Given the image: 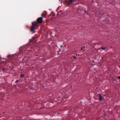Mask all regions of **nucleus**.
<instances>
[{
  "label": "nucleus",
  "mask_w": 120,
  "mask_h": 120,
  "mask_svg": "<svg viewBox=\"0 0 120 120\" xmlns=\"http://www.w3.org/2000/svg\"><path fill=\"white\" fill-rule=\"evenodd\" d=\"M43 20V18L42 17H40L37 19L36 21H35L32 22V25L30 28V31L34 33V30L38 27L39 24L42 22Z\"/></svg>",
  "instance_id": "nucleus-1"
},
{
  "label": "nucleus",
  "mask_w": 120,
  "mask_h": 120,
  "mask_svg": "<svg viewBox=\"0 0 120 120\" xmlns=\"http://www.w3.org/2000/svg\"><path fill=\"white\" fill-rule=\"evenodd\" d=\"M75 0H66L65 2L68 5H70Z\"/></svg>",
  "instance_id": "nucleus-2"
},
{
  "label": "nucleus",
  "mask_w": 120,
  "mask_h": 120,
  "mask_svg": "<svg viewBox=\"0 0 120 120\" xmlns=\"http://www.w3.org/2000/svg\"><path fill=\"white\" fill-rule=\"evenodd\" d=\"M27 46H26L24 47L23 48H21L19 49V51H21V52H23L24 51H25L26 49H27Z\"/></svg>",
  "instance_id": "nucleus-3"
},
{
  "label": "nucleus",
  "mask_w": 120,
  "mask_h": 120,
  "mask_svg": "<svg viewBox=\"0 0 120 120\" xmlns=\"http://www.w3.org/2000/svg\"><path fill=\"white\" fill-rule=\"evenodd\" d=\"M8 59L10 60V61H11L12 62H13L12 61V60H14V58H13V56H12L11 55H9L8 56Z\"/></svg>",
  "instance_id": "nucleus-4"
},
{
  "label": "nucleus",
  "mask_w": 120,
  "mask_h": 120,
  "mask_svg": "<svg viewBox=\"0 0 120 120\" xmlns=\"http://www.w3.org/2000/svg\"><path fill=\"white\" fill-rule=\"evenodd\" d=\"M98 97L99 98V101H101L103 99V98L102 97L101 95L100 94H98Z\"/></svg>",
  "instance_id": "nucleus-5"
},
{
  "label": "nucleus",
  "mask_w": 120,
  "mask_h": 120,
  "mask_svg": "<svg viewBox=\"0 0 120 120\" xmlns=\"http://www.w3.org/2000/svg\"><path fill=\"white\" fill-rule=\"evenodd\" d=\"M85 47H82L81 49V51H82V50H83V51H84V48Z\"/></svg>",
  "instance_id": "nucleus-6"
},
{
  "label": "nucleus",
  "mask_w": 120,
  "mask_h": 120,
  "mask_svg": "<svg viewBox=\"0 0 120 120\" xmlns=\"http://www.w3.org/2000/svg\"><path fill=\"white\" fill-rule=\"evenodd\" d=\"M115 77H112V80L113 81H115Z\"/></svg>",
  "instance_id": "nucleus-7"
},
{
  "label": "nucleus",
  "mask_w": 120,
  "mask_h": 120,
  "mask_svg": "<svg viewBox=\"0 0 120 120\" xmlns=\"http://www.w3.org/2000/svg\"><path fill=\"white\" fill-rule=\"evenodd\" d=\"M106 48L105 47H102L101 48V49L103 50H105Z\"/></svg>",
  "instance_id": "nucleus-8"
},
{
  "label": "nucleus",
  "mask_w": 120,
  "mask_h": 120,
  "mask_svg": "<svg viewBox=\"0 0 120 120\" xmlns=\"http://www.w3.org/2000/svg\"><path fill=\"white\" fill-rule=\"evenodd\" d=\"M41 16L42 17H45V15L44 14L42 13V14Z\"/></svg>",
  "instance_id": "nucleus-9"
},
{
  "label": "nucleus",
  "mask_w": 120,
  "mask_h": 120,
  "mask_svg": "<svg viewBox=\"0 0 120 120\" xmlns=\"http://www.w3.org/2000/svg\"><path fill=\"white\" fill-rule=\"evenodd\" d=\"M24 76V75L23 74H21V77H23Z\"/></svg>",
  "instance_id": "nucleus-10"
},
{
  "label": "nucleus",
  "mask_w": 120,
  "mask_h": 120,
  "mask_svg": "<svg viewBox=\"0 0 120 120\" xmlns=\"http://www.w3.org/2000/svg\"><path fill=\"white\" fill-rule=\"evenodd\" d=\"M36 40V39H35V38L34 37H33V40L32 41H34V40Z\"/></svg>",
  "instance_id": "nucleus-11"
},
{
  "label": "nucleus",
  "mask_w": 120,
  "mask_h": 120,
  "mask_svg": "<svg viewBox=\"0 0 120 120\" xmlns=\"http://www.w3.org/2000/svg\"><path fill=\"white\" fill-rule=\"evenodd\" d=\"M18 81H19V80H16V81L15 82L17 83Z\"/></svg>",
  "instance_id": "nucleus-12"
},
{
  "label": "nucleus",
  "mask_w": 120,
  "mask_h": 120,
  "mask_svg": "<svg viewBox=\"0 0 120 120\" xmlns=\"http://www.w3.org/2000/svg\"><path fill=\"white\" fill-rule=\"evenodd\" d=\"M85 12L86 13H88V12L86 11V10H85Z\"/></svg>",
  "instance_id": "nucleus-13"
},
{
  "label": "nucleus",
  "mask_w": 120,
  "mask_h": 120,
  "mask_svg": "<svg viewBox=\"0 0 120 120\" xmlns=\"http://www.w3.org/2000/svg\"><path fill=\"white\" fill-rule=\"evenodd\" d=\"M118 78L119 79H120V76H119L118 77Z\"/></svg>",
  "instance_id": "nucleus-14"
},
{
  "label": "nucleus",
  "mask_w": 120,
  "mask_h": 120,
  "mask_svg": "<svg viewBox=\"0 0 120 120\" xmlns=\"http://www.w3.org/2000/svg\"><path fill=\"white\" fill-rule=\"evenodd\" d=\"M52 15V16H54V15H55V14L54 13Z\"/></svg>",
  "instance_id": "nucleus-15"
},
{
  "label": "nucleus",
  "mask_w": 120,
  "mask_h": 120,
  "mask_svg": "<svg viewBox=\"0 0 120 120\" xmlns=\"http://www.w3.org/2000/svg\"><path fill=\"white\" fill-rule=\"evenodd\" d=\"M61 47H63V46H62V45H61Z\"/></svg>",
  "instance_id": "nucleus-16"
},
{
  "label": "nucleus",
  "mask_w": 120,
  "mask_h": 120,
  "mask_svg": "<svg viewBox=\"0 0 120 120\" xmlns=\"http://www.w3.org/2000/svg\"><path fill=\"white\" fill-rule=\"evenodd\" d=\"M86 13L87 14V15H88V13Z\"/></svg>",
  "instance_id": "nucleus-17"
},
{
  "label": "nucleus",
  "mask_w": 120,
  "mask_h": 120,
  "mask_svg": "<svg viewBox=\"0 0 120 120\" xmlns=\"http://www.w3.org/2000/svg\"><path fill=\"white\" fill-rule=\"evenodd\" d=\"M74 58L75 59V57H74Z\"/></svg>",
  "instance_id": "nucleus-18"
},
{
  "label": "nucleus",
  "mask_w": 120,
  "mask_h": 120,
  "mask_svg": "<svg viewBox=\"0 0 120 120\" xmlns=\"http://www.w3.org/2000/svg\"><path fill=\"white\" fill-rule=\"evenodd\" d=\"M65 46H66V45H65Z\"/></svg>",
  "instance_id": "nucleus-19"
}]
</instances>
